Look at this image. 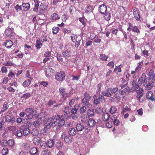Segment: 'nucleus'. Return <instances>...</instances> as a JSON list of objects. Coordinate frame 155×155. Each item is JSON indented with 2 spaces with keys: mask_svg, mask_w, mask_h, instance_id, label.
<instances>
[{
  "mask_svg": "<svg viewBox=\"0 0 155 155\" xmlns=\"http://www.w3.org/2000/svg\"><path fill=\"white\" fill-rule=\"evenodd\" d=\"M8 150L7 148L4 147L2 150V153L3 155H6L8 153Z\"/></svg>",
  "mask_w": 155,
  "mask_h": 155,
  "instance_id": "nucleus-56",
  "label": "nucleus"
},
{
  "mask_svg": "<svg viewBox=\"0 0 155 155\" xmlns=\"http://www.w3.org/2000/svg\"><path fill=\"white\" fill-rule=\"evenodd\" d=\"M86 110V107L85 106L81 107L80 112V113L83 114L84 113Z\"/></svg>",
  "mask_w": 155,
  "mask_h": 155,
  "instance_id": "nucleus-63",
  "label": "nucleus"
},
{
  "mask_svg": "<svg viewBox=\"0 0 155 155\" xmlns=\"http://www.w3.org/2000/svg\"><path fill=\"white\" fill-rule=\"evenodd\" d=\"M108 88L110 89V92L112 94L115 93L118 90V88L117 87H114L112 89L111 87Z\"/></svg>",
  "mask_w": 155,
  "mask_h": 155,
  "instance_id": "nucleus-54",
  "label": "nucleus"
},
{
  "mask_svg": "<svg viewBox=\"0 0 155 155\" xmlns=\"http://www.w3.org/2000/svg\"><path fill=\"white\" fill-rule=\"evenodd\" d=\"M94 103L96 104H98L101 101L98 98H97V96L94 95Z\"/></svg>",
  "mask_w": 155,
  "mask_h": 155,
  "instance_id": "nucleus-49",
  "label": "nucleus"
},
{
  "mask_svg": "<svg viewBox=\"0 0 155 155\" xmlns=\"http://www.w3.org/2000/svg\"><path fill=\"white\" fill-rule=\"evenodd\" d=\"M51 18L53 21H55L56 20L59 19L60 17L56 13H54L51 15Z\"/></svg>",
  "mask_w": 155,
  "mask_h": 155,
  "instance_id": "nucleus-28",
  "label": "nucleus"
},
{
  "mask_svg": "<svg viewBox=\"0 0 155 155\" xmlns=\"http://www.w3.org/2000/svg\"><path fill=\"white\" fill-rule=\"evenodd\" d=\"M134 9L133 11V14L134 17L136 18V20L138 21H140V14L139 12L137 10L134 11Z\"/></svg>",
  "mask_w": 155,
  "mask_h": 155,
  "instance_id": "nucleus-17",
  "label": "nucleus"
},
{
  "mask_svg": "<svg viewBox=\"0 0 155 155\" xmlns=\"http://www.w3.org/2000/svg\"><path fill=\"white\" fill-rule=\"evenodd\" d=\"M59 30V28L58 27H54L52 28V32L54 34H57Z\"/></svg>",
  "mask_w": 155,
  "mask_h": 155,
  "instance_id": "nucleus-52",
  "label": "nucleus"
},
{
  "mask_svg": "<svg viewBox=\"0 0 155 155\" xmlns=\"http://www.w3.org/2000/svg\"><path fill=\"white\" fill-rule=\"evenodd\" d=\"M65 75L64 72L61 71L58 72L55 76V79L59 81H62L65 79Z\"/></svg>",
  "mask_w": 155,
  "mask_h": 155,
  "instance_id": "nucleus-5",
  "label": "nucleus"
},
{
  "mask_svg": "<svg viewBox=\"0 0 155 155\" xmlns=\"http://www.w3.org/2000/svg\"><path fill=\"white\" fill-rule=\"evenodd\" d=\"M150 80L146 78L145 76H142L139 80L137 84H141L142 83H143V85L145 86V90H149L151 89L153 87L152 84L150 82Z\"/></svg>",
  "mask_w": 155,
  "mask_h": 155,
  "instance_id": "nucleus-2",
  "label": "nucleus"
},
{
  "mask_svg": "<svg viewBox=\"0 0 155 155\" xmlns=\"http://www.w3.org/2000/svg\"><path fill=\"white\" fill-rule=\"evenodd\" d=\"M81 121L84 123H87L89 120L88 117L86 114H83L81 117Z\"/></svg>",
  "mask_w": 155,
  "mask_h": 155,
  "instance_id": "nucleus-19",
  "label": "nucleus"
},
{
  "mask_svg": "<svg viewBox=\"0 0 155 155\" xmlns=\"http://www.w3.org/2000/svg\"><path fill=\"white\" fill-rule=\"evenodd\" d=\"M65 121L63 118H61L59 120L58 123V126L61 127L64 124Z\"/></svg>",
  "mask_w": 155,
  "mask_h": 155,
  "instance_id": "nucleus-44",
  "label": "nucleus"
},
{
  "mask_svg": "<svg viewBox=\"0 0 155 155\" xmlns=\"http://www.w3.org/2000/svg\"><path fill=\"white\" fill-rule=\"evenodd\" d=\"M21 128V129L23 128V129H22V130L24 136H27L30 133V130L28 127H25V126H22Z\"/></svg>",
  "mask_w": 155,
  "mask_h": 155,
  "instance_id": "nucleus-11",
  "label": "nucleus"
},
{
  "mask_svg": "<svg viewBox=\"0 0 155 155\" xmlns=\"http://www.w3.org/2000/svg\"><path fill=\"white\" fill-rule=\"evenodd\" d=\"M31 96V94L30 93L28 92L24 94L21 97V98H23L25 100L29 98Z\"/></svg>",
  "mask_w": 155,
  "mask_h": 155,
  "instance_id": "nucleus-42",
  "label": "nucleus"
},
{
  "mask_svg": "<svg viewBox=\"0 0 155 155\" xmlns=\"http://www.w3.org/2000/svg\"><path fill=\"white\" fill-rule=\"evenodd\" d=\"M29 153L31 155H38V151L36 147H33L31 148L30 150Z\"/></svg>",
  "mask_w": 155,
  "mask_h": 155,
  "instance_id": "nucleus-16",
  "label": "nucleus"
},
{
  "mask_svg": "<svg viewBox=\"0 0 155 155\" xmlns=\"http://www.w3.org/2000/svg\"><path fill=\"white\" fill-rule=\"evenodd\" d=\"M16 55L19 58H22L23 56V54L22 53L21 51H19V50H18L15 52V53L17 54Z\"/></svg>",
  "mask_w": 155,
  "mask_h": 155,
  "instance_id": "nucleus-53",
  "label": "nucleus"
},
{
  "mask_svg": "<svg viewBox=\"0 0 155 155\" xmlns=\"http://www.w3.org/2000/svg\"><path fill=\"white\" fill-rule=\"evenodd\" d=\"M3 64L5 66H12L13 64L12 62V61L10 60H9L6 61L5 63Z\"/></svg>",
  "mask_w": 155,
  "mask_h": 155,
  "instance_id": "nucleus-45",
  "label": "nucleus"
},
{
  "mask_svg": "<svg viewBox=\"0 0 155 155\" xmlns=\"http://www.w3.org/2000/svg\"><path fill=\"white\" fill-rule=\"evenodd\" d=\"M76 133V131L75 128H70L68 130V134L74 136Z\"/></svg>",
  "mask_w": 155,
  "mask_h": 155,
  "instance_id": "nucleus-30",
  "label": "nucleus"
},
{
  "mask_svg": "<svg viewBox=\"0 0 155 155\" xmlns=\"http://www.w3.org/2000/svg\"><path fill=\"white\" fill-rule=\"evenodd\" d=\"M46 143L47 146L49 148L52 147L54 144V141L52 139L49 140Z\"/></svg>",
  "mask_w": 155,
  "mask_h": 155,
  "instance_id": "nucleus-31",
  "label": "nucleus"
},
{
  "mask_svg": "<svg viewBox=\"0 0 155 155\" xmlns=\"http://www.w3.org/2000/svg\"><path fill=\"white\" fill-rule=\"evenodd\" d=\"M13 30V28L8 27L5 31V34L6 36H12Z\"/></svg>",
  "mask_w": 155,
  "mask_h": 155,
  "instance_id": "nucleus-9",
  "label": "nucleus"
},
{
  "mask_svg": "<svg viewBox=\"0 0 155 155\" xmlns=\"http://www.w3.org/2000/svg\"><path fill=\"white\" fill-rule=\"evenodd\" d=\"M54 71L52 68L48 67L46 68L45 73L47 77H51L53 75Z\"/></svg>",
  "mask_w": 155,
  "mask_h": 155,
  "instance_id": "nucleus-6",
  "label": "nucleus"
},
{
  "mask_svg": "<svg viewBox=\"0 0 155 155\" xmlns=\"http://www.w3.org/2000/svg\"><path fill=\"white\" fill-rule=\"evenodd\" d=\"M84 98L82 100V102L83 104L87 106L88 107L91 106L89 104V101L91 100V97L89 94L87 92H85L84 94Z\"/></svg>",
  "mask_w": 155,
  "mask_h": 155,
  "instance_id": "nucleus-3",
  "label": "nucleus"
},
{
  "mask_svg": "<svg viewBox=\"0 0 155 155\" xmlns=\"http://www.w3.org/2000/svg\"><path fill=\"white\" fill-rule=\"evenodd\" d=\"M9 105L8 104H5L3 105L2 109V112L5 111L8 108Z\"/></svg>",
  "mask_w": 155,
  "mask_h": 155,
  "instance_id": "nucleus-57",
  "label": "nucleus"
},
{
  "mask_svg": "<svg viewBox=\"0 0 155 155\" xmlns=\"http://www.w3.org/2000/svg\"><path fill=\"white\" fill-rule=\"evenodd\" d=\"M153 92L151 91H148L146 93V97L147 99L150 100L152 101L153 100Z\"/></svg>",
  "mask_w": 155,
  "mask_h": 155,
  "instance_id": "nucleus-18",
  "label": "nucleus"
},
{
  "mask_svg": "<svg viewBox=\"0 0 155 155\" xmlns=\"http://www.w3.org/2000/svg\"><path fill=\"white\" fill-rule=\"evenodd\" d=\"M34 6L33 10L34 11L37 12L38 11L40 2L38 0H34Z\"/></svg>",
  "mask_w": 155,
  "mask_h": 155,
  "instance_id": "nucleus-21",
  "label": "nucleus"
},
{
  "mask_svg": "<svg viewBox=\"0 0 155 155\" xmlns=\"http://www.w3.org/2000/svg\"><path fill=\"white\" fill-rule=\"evenodd\" d=\"M84 126L81 124H78L76 125V129L78 131L82 130L84 128Z\"/></svg>",
  "mask_w": 155,
  "mask_h": 155,
  "instance_id": "nucleus-38",
  "label": "nucleus"
},
{
  "mask_svg": "<svg viewBox=\"0 0 155 155\" xmlns=\"http://www.w3.org/2000/svg\"><path fill=\"white\" fill-rule=\"evenodd\" d=\"M22 147L24 149L26 150H28L30 147L29 144L27 143H23Z\"/></svg>",
  "mask_w": 155,
  "mask_h": 155,
  "instance_id": "nucleus-41",
  "label": "nucleus"
},
{
  "mask_svg": "<svg viewBox=\"0 0 155 155\" xmlns=\"http://www.w3.org/2000/svg\"><path fill=\"white\" fill-rule=\"evenodd\" d=\"M95 122L94 120L92 118L89 119L87 123L88 127H91L94 126L95 124Z\"/></svg>",
  "mask_w": 155,
  "mask_h": 155,
  "instance_id": "nucleus-15",
  "label": "nucleus"
},
{
  "mask_svg": "<svg viewBox=\"0 0 155 155\" xmlns=\"http://www.w3.org/2000/svg\"><path fill=\"white\" fill-rule=\"evenodd\" d=\"M60 117L59 115H57L53 116L52 118L48 117L47 118V122L48 124H45L44 130H45L47 129L50 128L51 127H54L58 124V123L56 121L59 120L60 119Z\"/></svg>",
  "mask_w": 155,
  "mask_h": 155,
  "instance_id": "nucleus-1",
  "label": "nucleus"
},
{
  "mask_svg": "<svg viewBox=\"0 0 155 155\" xmlns=\"http://www.w3.org/2000/svg\"><path fill=\"white\" fill-rule=\"evenodd\" d=\"M25 111L29 114H33L34 112V110L32 108H27L25 109Z\"/></svg>",
  "mask_w": 155,
  "mask_h": 155,
  "instance_id": "nucleus-51",
  "label": "nucleus"
},
{
  "mask_svg": "<svg viewBox=\"0 0 155 155\" xmlns=\"http://www.w3.org/2000/svg\"><path fill=\"white\" fill-rule=\"evenodd\" d=\"M136 92L137 94V95L143 94V90L142 88L139 87V85L136 86Z\"/></svg>",
  "mask_w": 155,
  "mask_h": 155,
  "instance_id": "nucleus-13",
  "label": "nucleus"
},
{
  "mask_svg": "<svg viewBox=\"0 0 155 155\" xmlns=\"http://www.w3.org/2000/svg\"><path fill=\"white\" fill-rule=\"evenodd\" d=\"M110 88H108L107 89V92L103 91L102 92L101 94L103 96H105L107 97H110L111 95V94L110 92Z\"/></svg>",
  "mask_w": 155,
  "mask_h": 155,
  "instance_id": "nucleus-20",
  "label": "nucleus"
},
{
  "mask_svg": "<svg viewBox=\"0 0 155 155\" xmlns=\"http://www.w3.org/2000/svg\"><path fill=\"white\" fill-rule=\"evenodd\" d=\"M104 14V18L105 20L109 21L110 20L111 16L109 12H106Z\"/></svg>",
  "mask_w": 155,
  "mask_h": 155,
  "instance_id": "nucleus-32",
  "label": "nucleus"
},
{
  "mask_svg": "<svg viewBox=\"0 0 155 155\" xmlns=\"http://www.w3.org/2000/svg\"><path fill=\"white\" fill-rule=\"evenodd\" d=\"M13 45V42L11 40L6 41L3 44L7 48H10Z\"/></svg>",
  "mask_w": 155,
  "mask_h": 155,
  "instance_id": "nucleus-12",
  "label": "nucleus"
},
{
  "mask_svg": "<svg viewBox=\"0 0 155 155\" xmlns=\"http://www.w3.org/2000/svg\"><path fill=\"white\" fill-rule=\"evenodd\" d=\"M15 135L19 137H21L22 136V133L21 131L17 130L16 132Z\"/></svg>",
  "mask_w": 155,
  "mask_h": 155,
  "instance_id": "nucleus-59",
  "label": "nucleus"
},
{
  "mask_svg": "<svg viewBox=\"0 0 155 155\" xmlns=\"http://www.w3.org/2000/svg\"><path fill=\"white\" fill-rule=\"evenodd\" d=\"M124 94L125 95H128L129 94V92L130 91V87L128 86H127L126 87L124 90Z\"/></svg>",
  "mask_w": 155,
  "mask_h": 155,
  "instance_id": "nucleus-55",
  "label": "nucleus"
},
{
  "mask_svg": "<svg viewBox=\"0 0 155 155\" xmlns=\"http://www.w3.org/2000/svg\"><path fill=\"white\" fill-rule=\"evenodd\" d=\"M87 114L88 117H92L93 116L94 114V111L92 109H89L87 111Z\"/></svg>",
  "mask_w": 155,
  "mask_h": 155,
  "instance_id": "nucleus-34",
  "label": "nucleus"
},
{
  "mask_svg": "<svg viewBox=\"0 0 155 155\" xmlns=\"http://www.w3.org/2000/svg\"><path fill=\"white\" fill-rule=\"evenodd\" d=\"M71 40L75 43V47L78 48L80 45L81 38V37L75 35H72L71 37Z\"/></svg>",
  "mask_w": 155,
  "mask_h": 155,
  "instance_id": "nucleus-4",
  "label": "nucleus"
},
{
  "mask_svg": "<svg viewBox=\"0 0 155 155\" xmlns=\"http://www.w3.org/2000/svg\"><path fill=\"white\" fill-rule=\"evenodd\" d=\"M110 118L109 114L108 113H104L101 116V120L104 122L107 121Z\"/></svg>",
  "mask_w": 155,
  "mask_h": 155,
  "instance_id": "nucleus-14",
  "label": "nucleus"
},
{
  "mask_svg": "<svg viewBox=\"0 0 155 155\" xmlns=\"http://www.w3.org/2000/svg\"><path fill=\"white\" fill-rule=\"evenodd\" d=\"M93 9L92 7L90 5H87L86 7L85 8V12L87 13L89 12H91L93 11Z\"/></svg>",
  "mask_w": 155,
  "mask_h": 155,
  "instance_id": "nucleus-36",
  "label": "nucleus"
},
{
  "mask_svg": "<svg viewBox=\"0 0 155 155\" xmlns=\"http://www.w3.org/2000/svg\"><path fill=\"white\" fill-rule=\"evenodd\" d=\"M39 83L45 87H47L48 85V83L47 81H42L39 82Z\"/></svg>",
  "mask_w": 155,
  "mask_h": 155,
  "instance_id": "nucleus-62",
  "label": "nucleus"
},
{
  "mask_svg": "<svg viewBox=\"0 0 155 155\" xmlns=\"http://www.w3.org/2000/svg\"><path fill=\"white\" fill-rule=\"evenodd\" d=\"M117 110L116 107L114 105L112 106L110 109V112L112 114H114L116 113Z\"/></svg>",
  "mask_w": 155,
  "mask_h": 155,
  "instance_id": "nucleus-39",
  "label": "nucleus"
},
{
  "mask_svg": "<svg viewBox=\"0 0 155 155\" xmlns=\"http://www.w3.org/2000/svg\"><path fill=\"white\" fill-rule=\"evenodd\" d=\"M51 153L50 151L46 150H43L41 153L42 155H50Z\"/></svg>",
  "mask_w": 155,
  "mask_h": 155,
  "instance_id": "nucleus-61",
  "label": "nucleus"
},
{
  "mask_svg": "<svg viewBox=\"0 0 155 155\" xmlns=\"http://www.w3.org/2000/svg\"><path fill=\"white\" fill-rule=\"evenodd\" d=\"M114 62L113 61H111L108 63L107 66L111 68H113L114 67Z\"/></svg>",
  "mask_w": 155,
  "mask_h": 155,
  "instance_id": "nucleus-64",
  "label": "nucleus"
},
{
  "mask_svg": "<svg viewBox=\"0 0 155 155\" xmlns=\"http://www.w3.org/2000/svg\"><path fill=\"white\" fill-rule=\"evenodd\" d=\"M42 44L41 43L40 40H37L36 41L35 47L38 49H40L42 46Z\"/></svg>",
  "mask_w": 155,
  "mask_h": 155,
  "instance_id": "nucleus-37",
  "label": "nucleus"
},
{
  "mask_svg": "<svg viewBox=\"0 0 155 155\" xmlns=\"http://www.w3.org/2000/svg\"><path fill=\"white\" fill-rule=\"evenodd\" d=\"M131 30L132 31L135 33H140V30L138 29L137 27L136 26H132Z\"/></svg>",
  "mask_w": 155,
  "mask_h": 155,
  "instance_id": "nucleus-43",
  "label": "nucleus"
},
{
  "mask_svg": "<svg viewBox=\"0 0 155 155\" xmlns=\"http://www.w3.org/2000/svg\"><path fill=\"white\" fill-rule=\"evenodd\" d=\"M97 97L100 101L103 102H105V99L104 97L102 94H99L97 96Z\"/></svg>",
  "mask_w": 155,
  "mask_h": 155,
  "instance_id": "nucleus-47",
  "label": "nucleus"
},
{
  "mask_svg": "<svg viewBox=\"0 0 155 155\" xmlns=\"http://www.w3.org/2000/svg\"><path fill=\"white\" fill-rule=\"evenodd\" d=\"M40 146L42 148L45 149L47 146V143L45 142H42L40 143Z\"/></svg>",
  "mask_w": 155,
  "mask_h": 155,
  "instance_id": "nucleus-60",
  "label": "nucleus"
},
{
  "mask_svg": "<svg viewBox=\"0 0 155 155\" xmlns=\"http://www.w3.org/2000/svg\"><path fill=\"white\" fill-rule=\"evenodd\" d=\"M7 142L8 145L10 147L13 146L14 144V141L12 139L9 140Z\"/></svg>",
  "mask_w": 155,
  "mask_h": 155,
  "instance_id": "nucleus-58",
  "label": "nucleus"
},
{
  "mask_svg": "<svg viewBox=\"0 0 155 155\" xmlns=\"http://www.w3.org/2000/svg\"><path fill=\"white\" fill-rule=\"evenodd\" d=\"M46 116V115L45 112H41L37 116V118L38 120L41 121L42 118H45Z\"/></svg>",
  "mask_w": 155,
  "mask_h": 155,
  "instance_id": "nucleus-29",
  "label": "nucleus"
},
{
  "mask_svg": "<svg viewBox=\"0 0 155 155\" xmlns=\"http://www.w3.org/2000/svg\"><path fill=\"white\" fill-rule=\"evenodd\" d=\"M107 8L106 5L103 4L100 5L98 7V10L99 12L101 14H104L106 12Z\"/></svg>",
  "mask_w": 155,
  "mask_h": 155,
  "instance_id": "nucleus-8",
  "label": "nucleus"
},
{
  "mask_svg": "<svg viewBox=\"0 0 155 155\" xmlns=\"http://www.w3.org/2000/svg\"><path fill=\"white\" fill-rule=\"evenodd\" d=\"M143 64V61L139 62L137 64V66L135 68L136 71H140L141 70Z\"/></svg>",
  "mask_w": 155,
  "mask_h": 155,
  "instance_id": "nucleus-35",
  "label": "nucleus"
},
{
  "mask_svg": "<svg viewBox=\"0 0 155 155\" xmlns=\"http://www.w3.org/2000/svg\"><path fill=\"white\" fill-rule=\"evenodd\" d=\"M148 76L149 78V79L150 80V79H153L155 78V73H154L153 70L152 69H151L149 73Z\"/></svg>",
  "mask_w": 155,
  "mask_h": 155,
  "instance_id": "nucleus-25",
  "label": "nucleus"
},
{
  "mask_svg": "<svg viewBox=\"0 0 155 155\" xmlns=\"http://www.w3.org/2000/svg\"><path fill=\"white\" fill-rule=\"evenodd\" d=\"M5 121L7 123H14L15 121V118L13 116L7 115L5 117Z\"/></svg>",
  "mask_w": 155,
  "mask_h": 155,
  "instance_id": "nucleus-7",
  "label": "nucleus"
},
{
  "mask_svg": "<svg viewBox=\"0 0 155 155\" xmlns=\"http://www.w3.org/2000/svg\"><path fill=\"white\" fill-rule=\"evenodd\" d=\"M31 80L27 79L25 80L23 83V86L24 87H28L31 83Z\"/></svg>",
  "mask_w": 155,
  "mask_h": 155,
  "instance_id": "nucleus-33",
  "label": "nucleus"
},
{
  "mask_svg": "<svg viewBox=\"0 0 155 155\" xmlns=\"http://www.w3.org/2000/svg\"><path fill=\"white\" fill-rule=\"evenodd\" d=\"M39 120L38 119V120L33 122V124L35 127L37 128H38L40 127V124Z\"/></svg>",
  "mask_w": 155,
  "mask_h": 155,
  "instance_id": "nucleus-48",
  "label": "nucleus"
},
{
  "mask_svg": "<svg viewBox=\"0 0 155 155\" xmlns=\"http://www.w3.org/2000/svg\"><path fill=\"white\" fill-rule=\"evenodd\" d=\"M61 138L62 140H64L66 143H67V142H68V136L67 133L65 132H63L62 134Z\"/></svg>",
  "mask_w": 155,
  "mask_h": 155,
  "instance_id": "nucleus-27",
  "label": "nucleus"
},
{
  "mask_svg": "<svg viewBox=\"0 0 155 155\" xmlns=\"http://www.w3.org/2000/svg\"><path fill=\"white\" fill-rule=\"evenodd\" d=\"M33 143L35 145H38L41 142V139L40 137H34L33 140Z\"/></svg>",
  "mask_w": 155,
  "mask_h": 155,
  "instance_id": "nucleus-24",
  "label": "nucleus"
},
{
  "mask_svg": "<svg viewBox=\"0 0 155 155\" xmlns=\"http://www.w3.org/2000/svg\"><path fill=\"white\" fill-rule=\"evenodd\" d=\"M137 82V79H136V76H134L133 78V80L132 82V84L134 87H136V85H139L136 84Z\"/></svg>",
  "mask_w": 155,
  "mask_h": 155,
  "instance_id": "nucleus-46",
  "label": "nucleus"
},
{
  "mask_svg": "<svg viewBox=\"0 0 155 155\" xmlns=\"http://www.w3.org/2000/svg\"><path fill=\"white\" fill-rule=\"evenodd\" d=\"M22 5L23 10L24 11H28L30 8V4L28 3H23Z\"/></svg>",
  "mask_w": 155,
  "mask_h": 155,
  "instance_id": "nucleus-23",
  "label": "nucleus"
},
{
  "mask_svg": "<svg viewBox=\"0 0 155 155\" xmlns=\"http://www.w3.org/2000/svg\"><path fill=\"white\" fill-rule=\"evenodd\" d=\"M60 93L61 94L62 97L66 99L68 97L67 94L65 92V89L63 87L60 88L59 89Z\"/></svg>",
  "mask_w": 155,
  "mask_h": 155,
  "instance_id": "nucleus-10",
  "label": "nucleus"
},
{
  "mask_svg": "<svg viewBox=\"0 0 155 155\" xmlns=\"http://www.w3.org/2000/svg\"><path fill=\"white\" fill-rule=\"evenodd\" d=\"M108 58L107 56H106L105 54H102L100 55V59L102 61H107V59Z\"/></svg>",
  "mask_w": 155,
  "mask_h": 155,
  "instance_id": "nucleus-40",
  "label": "nucleus"
},
{
  "mask_svg": "<svg viewBox=\"0 0 155 155\" xmlns=\"http://www.w3.org/2000/svg\"><path fill=\"white\" fill-rule=\"evenodd\" d=\"M15 73H14L12 71H10L8 74V77L10 79L13 78L15 76Z\"/></svg>",
  "mask_w": 155,
  "mask_h": 155,
  "instance_id": "nucleus-50",
  "label": "nucleus"
},
{
  "mask_svg": "<svg viewBox=\"0 0 155 155\" xmlns=\"http://www.w3.org/2000/svg\"><path fill=\"white\" fill-rule=\"evenodd\" d=\"M30 134L34 136L37 137L39 134V131L38 130L34 128L31 130Z\"/></svg>",
  "mask_w": 155,
  "mask_h": 155,
  "instance_id": "nucleus-22",
  "label": "nucleus"
},
{
  "mask_svg": "<svg viewBox=\"0 0 155 155\" xmlns=\"http://www.w3.org/2000/svg\"><path fill=\"white\" fill-rule=\"evenodd\" d=\"M136 97L140 103H142L145 100V98L143 94L137 95Z\"/></svg>",
  "mask_w": 155,
  "mask_h": 155,
  "instance_id": "nucleus-26",
  "label": "nucleus"
}]
</instances>
